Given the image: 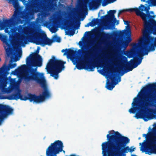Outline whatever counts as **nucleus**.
I'll return each instance as SVG.
<instances>
[{"instance_id": "58", "label": "nucleus", "mask_w": 156, "mask_h": 156, "mask_svg": "<svg viewBox=\"0 0 156 156\" xmlns=\"http://www.w3.org/2000/svg\"><path fill=\"white\" fill-rule=\"evenodd\" d=\"M62 151H63V153H65V151H63V150H62Z\"/></svg>"}, {"instance_id": "28", "label": "nucleus", "mask_w": 156, "mask_h": 156, "mask_svg": "<svg viewBox=\"0 0 156 156\" xmlns=\"http://www.w3.org/2000/svg\"><path fill=\"white\" fill-rule=\"evenodd\" d=\"M52 39L53 42L56 41L57 42L59 43L61 42V39L60 37H58L56 35H55L53 36Z\"/></svg>"}, {"instance_id": "63", "label": "nucleus", "mask_w": 156, "mask_h": 156, "mask_svg": "<svg viewBox=\"0 0 156 156\" xmlns=\"http://www.w3.org/2000/svg\"><path fill=\"white\" fill-rule=\"evenodd\" d=\"M82 50L83 51V49H82Z\"/></svg>"}, {"instance_id": "34", "label": "nucleus", "mask_w": 156, "mask_h": 156, "mask_svg": "<svg viewBox=\"0 0 156 156\" xmlns=\"http://www.w3.org/2000/svg\"><path fill=\"white\" fill-rule=\"evenodd\" d=\"M9 65L10 66L11 69H12L15 68L16 66V63L9 64Z\"/></svg>"}, {"instance_id": "5", "label": "nucleus", "mask_w": 156, "mask_h": 156, "mask_svg": "<svg viewBox=\"0 0 156 156\" xmlns=\"http://www.w3.org/2000/svg\"><path fill=\"white\" fill-rule=\"evenodd\" d=\"M143 45H140L137 51H132L131 54L133 57L136 56L138 55L140 57L147 55L150 51H153L156 47V37L151 36V35H143V38L141 40Z\"/></svg>"}, {"instance_id": "60", "label": "nucleus", "mask_w": 156, "mask_h": 156, "mask_svg": "<svg viewBox=\"0 0 156 156\" xmlns=\"http://www.w3.org/2000/svg\"><path fill=\"white\" fill-rule=\"evenodd\" d=\"M13 30V29H11V30Z\"/></svg>"}, {"instance_id": "27", "label": "nucleus", "mask_w": 156, "mask_h": 156, "mask_svg": "<svg viewBox=\"0 0 156 156\" xmlns=\"http://www.w3.org/2000/svg\"><path fill=\"white\" fill-rule=\"evenodd\" d=\"M138 98H135L133 99V101L132 103V105L133 106H137L138 107L139 105L141 104H139L138 103Z\"/></svg>"}, {"instance_id": "14", "label": "nucleus", "mask_w": 156, "mask_h": 156, "mask_svg": "<svg viewBox=\"0 0 156 156\" xmlns=\"http://www.w3.org/2000/svg\"><path fill=\"white\" fill-rule=\"evenodd\" d=\"M116 12L115 10H110L108 12V15L103 16L101 17V18L103 20H108L114 23H115L117 22L116 25H117L119 24V20L117 21L114 15Z\"/></svg>"}, {"instance_id": "9", "label": "nucleus", "mask_w": 156, "mask_h": 156, "mask_svg": "<svg viewBox=\"0 0 156 156\" xmlns=\"http://www.w3.org/2000/svg\"><path fill=\"white\" fill-rule=\"evenodd\" d=\"M141 13L140 16L144 21L143 35H151L152 33L156 35V21L152 20H148V18L151 16L149 13L146 14L142 12Z\"/></svg>"}, {"instance_id": "22", "label": "nucleus", "mask_w": 156, "mask_h": 156, "mask_svg": "<svg viewBox=\"0 0 156 156\" xmlns=\"http://www.w3.org/2000/svg\"><path fill=\"white\" fill-rule=\"evenodd\" d=\"M100 5L98 0L97 2L93 1L89 3V7L90 9H94L97 8Z\"/></svg>"}, {"instance_id": "21", "label": "nucleus", "mask_w": 156, "mask_h": 156, "mask_svg": "<svg viewBox=\"0 0 156 156\" xmlns=\"http://www.w3.org/2000/svg\"><path fill=\"white\" fill-rule=\"evenodd\" d=\"M69 21H67V24L65 23L64 25L65 26V28L64 29H65L66 30H68V34L70 36H73L75 33L74 31H72L71 30H70V29H71L72 28V26L73 25V24L71 22H70V24L69 25H68V24L69 23Z\"/></svg>"}, {"instance_id": "45", "label": "nucleus", "mask_w": 156, "mask_h": 156, "mask_svg": "<svg viewBox=\"0 0 156 156\" xmlns=\"http://www.w3.org/2000/svg\"><path fill=\"white\" fill-rule=\"evenodd\" d=\"M116 1V0H108V4L112 3Z\"/></svg>"}, {"instance_id": "2", "label": "nucleus", "mask_w": 156, "mask_h": 156, "mask_svg": "<svg viewBox=\"0 0 156 156\" xmlns=\"http://www.w3.org/2000/svg\"><path fill=\"white\" fill-rule=\"evenodd\" d=\"M108 132L106 136L108 141L101 145L103 156H119L120 153H127L129 147L126 146L129 143V138L114 130Z\"/></svg>"}, {"instance_id": "8", "label": "nucleus", "mask_w": 156, "mask_h": 156, "mask_svg": "<svg viewBox=\"0 0 156 156\" xmlns=\"http://www.w3.org/2000/svg\"><path fill=\"white\" fill-rule=\"evenodd\" d=\"M47 63L45 69L48 73L50 74L51 76L57 79L58 77L59 73L65 68L64 65L66 62L56 59L54 56Z\"/></svg>"}, {"instance_id": "42", "label": "nucleus", "mask_w": 156, "mask_h": 156, "mask_svg": "<svg viewBox=\"0 0 156 156\" xmlns=\"http://www.w3.org/2000/svg\"><path fill=\"white\" fill-rule=\"evenodd\" d=\"M4 80V82L5 83V84H7L8 82V81L9 80V79H8L7 78H4V79L3 80Z\"/></svg>"}, {"instance_id": "37", "label": "nucleus", "mask_w": 156, "mask_h": 156, "mask_svg": "<svg viewBox=\"0 0 156 156\" xmlns=\"http://www.w3.org/2000/svg\"><path fill=\"white\" fill-rule=\"evenodd\" d=\"M115 74L113 75V76H111V79L112 81V83H114V82L115 81Z\"/></svg>"}, {"instance_id": "47", "label": "nucleus", "mask_w": 156, "mask_h": 156, "mask_svg": "<svg viewBox=\"0 0 156 156\" xmlns=\"http://www.w3.org/2000/svg\"><path fill=\"white\" fill-rule=\"evenodd\" d=\"M121 77H119L118 78V80H117V82H115L114 83H115V85L118 82H120L121 81Z\"/></svg>"}, {"instance_id": "33", "label": "nucleus", "mask_w": 156, "mask_h": 156, "mask_svg": "<svg viewBox=\"0 0 156 156\" xmlns=\"http://www.w3.org/2000/svg\"><path fill=\"white\" fill-rule=\"evenodd\" d=\"M21 21V19H20V20L18 22H17V23H16V24H14L13 25H12L10 27H5V28H6V29L5 30V31L6 33H8V34H9L10 33V32H9V30H8V28H10V27H12V26H13L15 25L16 24L19 23H20V22ZM4 29V28H3V29Z\"/></svg>"}, {"instance_id": "16", "label": "nucleus", "mask_w": 156, "mask_h": 156, "mask_svg": "<svg viewBox=\"0 0 156 156\" xmlns=\"http://www.w3.org/2000/svg\"><path fill=\"white\" fill-rule=\"evenodd\" d=\"M132 70V68L129 65H128V63L127 62L125 66H121V67L120 68V70H117L116 72L120 75V76H122L125 73L131 71Z\"/></svg>"}, {"instance_id": "39", "label": "nucleus", "mask_w": 156, "mask_h": 156, "mask_svg": "<svg viewBox=\"0 0 156 156\" xmlns=\"http://www.w3.org/2000/svg\"><path fill=\"white\" fill-rule=\"evenodd\" d=\"M132 40V39L131 37H126V39L125 40V41L126 42H129V43Z\"/></svg>"}, {"instance_id": "4", "label": "nucleus", "mask_w": 156, "mask_h": 156, "mask_svg": "<svg viewBox=\"0 0 156 156\" xmlns=\"http://www.w3.org/2000/svg\"><path fill=\"white\" fill-rule=\"evenodd\" d=\"M98 49V46L96 45L86 51V55L84 56L85 63L83 66V68L81 64L78 63L76 66V68L79 70L83 68L84 69H89L90 71H93L94 69L98 64L99 61L100 62H104L105 61L103 59L101 58L99 60L95 57Z\"/></svg>"}, {"instance_id": "61", "label": "nucleus", "mask_w": 156, "mask_h": 156, "mask_svg": "<svg viewBox=\"0 0 156 156\" xmlns=\"http://www.w3.org/2000/svg\"><path fill=\"white\" fill-rule=\"evenodd\" d=\"M1 58H0V61H1Z\"/></svg>"}, {"instance_id": "10", "label": "nucleus", "mask_w": 156, "mask_h": 156, "mask_svg": "<svg viewBox=\"0 0 156 156\" xmlns=\"http://www.w3.org/2000/svg\"><path fill=\"white\" fill-rule=\"evenodd\" d=\"M40 49V47H38L35 52L30 54L27 58L26 64L27 65H29L30 66L29 67L33 68V67L38 66L39 67L42 66V59L41 56L38 55ZM27 67H27L25 65H23L21 66L20 69L24 70V72L25 69Z\"/></svg>"}, {"instance_id": "11", "label": "nucleus", "mask_w": 156, "mask_h": 156, "mask_svg": "<svg viewBox=\"0 0 156 156\" xmlns=\"http://www.w3.org/2000/svg\"><path fill=\"white\" fill-rule=\"evenodd\" d=\"M63 147L62 142L60 140H56L48 147L46 154L47 156H57V154L62 151Z\"/></svg>"}, {"instance_id": "49", "label": "nucleus", "mask_w": 156, "mask_h": 156, "mask_svg": "<svg viewBox=\"0 0 156 156\" xmlns=\"http://www.w3.org/2000/svg\"><path fill=\"white\" fill-rule=\"evenodd\" d=\"M22 51H21L20 52H19L18 53V56L19 57H21L22 55Z\"/></svg>"}, {"instance_id": "53", "label": "nucleus", "mask_w": 156, "mask_h": 156, "mask_svg": "<svg viewBox=\"0 0 156 156\" xmlns=\"http://www.w3.org/2000/svg\"><path fill=\"white\" fill-rule=\"evenodd\" d=\"M124 57L125 58V60L126 61H127V58L125 57V56H124Z\"/></svg>"}, {"instance_id": "38", "label": "nucleus", "mask_w": 156, "mask_h": 156, "mask_svg": "<svg viewBox=\"0 0 156 156\" xmlns=\"http://www.w3.org/2000/svg\"><path fill=\"white\" fill-rule=\"evenodd\" d=\"M89 26H90L91 27L93 26L92 22L88 23L85 26V27H89Z\"/></svg>"}, {"instance_id": "40", "label": "nucleus", "mask_w": 156, "mask_h": 156, "mask_svg": "<svg viewBox=\"0 0 156 156\" xmlns=\"http://www.w3.org/2000/svg\"><path fill=\"white\" fill-rule=\"evenodd\" d=\"M109 70L110 72L112 73V74H113V73L115 72V71L111 67L109 68Z\"/></svg>"}, {"instance_id": "35", "label": "nucleus", "mask_w": 156, "mask_h": 156, "mask_svg": "<svg viewBox=\"0 0 156 156\" xmlns=\"http://www.w3.org/2000/svg\"><path fill=\"white\" fill-rule=\"evenodd\" d=\"M149 5H147V6H145L144 11H146L147 12L149 13V10L150 9Z\"/></svg>"}, {"instance_id": "54", "label": "nucleus", "mask_w": 156, "mask_h": 156, "mask_svg": "<svg viewBox=\"0 0 156 156\" xmlns=\"http://www.w3.org/2000/svg\"><path fill=\"white\" fill-rule=\"evenodd\" d=\"M9 38H11L12 37V34H9Z\"/></svg>"}, {"instance_id": "19", "label": "nucleus", "mask_w": 156, "mask_h": 156, "mask_svg": "<svg viewBox=\"0 0 156 156\" xmlns=\"http://www.w3.org/2000/svg\"><path fill=\"white\" fill-rule=\"evenodd\" d=\"M9 65L8 66L6 65L5 63L3 66L0 68V80H3L4 79V77L3 74L5 71H9L10 69Z\"/></svg>"}, {"instance_id": "62", "label": "nucleus", "mask_w": 156, "mask_h": 156, "mask_svg": "<svg viewBox=\"0 0 156 156\" xmlns=\"http://www.w3.org/2000/svg\"><path fill=\"white\" fill-rule=\"evenodd\" d=\"M151 13L153 12V11L151 12Z\"/></svg>"}, {"instance_id": "30", "label": "nucleus", "mask_w": 156, "mask_h": 156, "mask_svg": "<svg viewBox=\"0 0 156 156\" xmlns=\"http://www.w3.org/2000/svg\"><path fill=\"white\" fill-rule=\"evenodd\" d=\"M7 37L6 36L1 34L0 35V39L4 42H5L7 41Z\"/></svg>"}, {"instance_id": "55", "label": "nucleus", "mask_w": 156, "mask_h": 156, "mask_svg": "<svg viewBox=\"0 0 156 156\" xmlns=\"http://www.w3.org/2000/svg\"><path fill=\"white\" fill-rule=\"evenodd\" d=\"M19 58H17L16 59H15V61H16H16H17V60H19Z\"/></svg>"}, {"instance_id": "31", "label": "nucleus", "mask_w": 156, "mask_h": 156, "mask_svg": "<svg viewBox=\"0 0 156 156\" xmlns=\"http://www.w3.org/2000/svg\"><path fill=\"white\" fill-rule=\"evenodd\" d=\"M99 21L100 19L98 18L93 19L91 21L92 23L93 26H95L97 24Z\"/></svg>"}, {"instance_id": "43", "label": "nucleus", "mask_w": 156, "mask_h": 156, "mask_svg": "<svg viewBox=\"0 0 156 156\" xmlns=\"http://www.w3.org/2000/svg\"><path fill=\"white\" fill-rule=\"evenodd\" d=\"M132 147H131L130 148H129V151L130 153H132L134 151V149H135V148H132Z\"/></svg>"}, {"instance_id": "23", "label": "nucleus", "mask_w": 156, "mask_h": 156, "mask_svg": "<svg viewBox=\"0 0 156 156\" xmlns=\"http://www.w3.org/2000/svg\"><path fill=\"white\" fill-rule=\"evenodd\" d=\"M99 36L103 40H105L109 38L111 36V34L109 33H106L105 32L102 31L99 33Z\"/></svg>"}, {"instance_id": "48", "label": "nucleus", "mask_w": 156, "mask_h": 156, "mask_svg": "<svg viewBox=\"0 0 156 156\" xmlns=\"http://www.w3.org/2000/svg\"><path fill=\"white\" fill-rule=\"evenodd\" d=\"M126 153H120L119 156H126V154H125Z\"/></svg>"}, {"instance_id": "17", "label": "nucleus", "mask_w": 156, "mask_h": 156, "mask_svg": "<svg viewBox=\"0 0 156 156\" xmlns=\"http://www.w3.org/2000/svg\"><path fill=\"white\" fill-rule=\"evenodd\" d=\"M125 25L129 26L128 29L127 30H124L122 31H120L118 35L119 37H123L125 36L129 35L131 34L130 29L129 27V22L128 21H124Z\"/></svg>"}, {"instance_id": "44", "label": "nucleus", "mask_w": 156, "mask_h": 156, "mask_svg": "<svg viewBox=\"0 0 156 156\" xmlns=\"http://www.w3.org/2000/svg\"><path fill=\"white\" fill-rule=\"evenodd\" d=\"M104 29L105 30L110 29H111V28L108 25H106L105 26Z\"/></svg>"}, {"instance_id": "6", "label": "nucleus", "mask_w": 156, "mask_h": 156, "mask_svg": "<svg viewBox=\"0 0 156 156\" xmlns=\"http://www.w3.org/2000/svg\"><path fill=\"white\" fill-rule=\"evenodd\" d=\"M31 34L29 36L22 35L18 39V43L22 45L27 44L30 40H33L34 42L37 45H41L43 46L48 45H50L53 42L52 39L48 38L46 34H42L39 33L30 32Z\"/></svg>"}, {"instance_id": "12", "label": "nucleus", "mask_w": 156, "mask_h": 156, "mask_svg": "<svg viewBox=\"0 0 156 156\" xmlns=\"http://www.w3.org/2000/svg\"><path fill=\"white\" fill-rule=\"evenodd\" d=\"M25 13L28 15L30 12L31 8L32 9L33 11L35 13L39 12L41 10V5L38 3H35L33 4V5H31L30 1L27 2L25 4Z\"/></svg>"}, {"instance_id": "57", "label": "nucleus", "mask_w": 156, "mask_h": 156, "mask_svg": "<svg viewBox=\"0 0 156 156\" xmlns=\"http://www.w3.org/2000/svg\"><path fill=\"white\" fill-rule=\"evenodd\" d=\"M81 51V49H79L78 50V51L80 52V51Z\"/></svg>"}, {"instance_id": "52", "label": "nucleus", "mask_w": 156, "mask_h": 156, "mask_svg": "<svg viewBox=\"0 0 156 156\" xmlns=\"http://www.w3.org/2000/svg\"><path fill=\"white\" fill-rule=\"evenodd\" d=\"M153 3L156 5V0H152Z\"/></svg>"}, {"instance_id": "24", "label": "nucleus", "mask_w": 156, "mask_h": 156, "mask_svg": "<svg viewBox=\"0 0 156 156\" xmlns=\"http://www.w3.org/2000/svg\"><path fill=\"white\" fill-rule=\"evenodd\" d=\"M127 12H135L137 15H140V12L139 11L138 8H130L127 9Z\"/></svg>"}, {"instance_id": "1", "label": "nucleus", "mask_w": 156, "mask_h": 156, "mask_svg": "<svg viewBox=\"0 0 156 156\" xmlns=\"http://www.w3.org/2000/svg\"><path fill=\"white\" fill-rule=\"evenodd\" d=\"M37 67L34 68L31 67L26 68L23 73V78L25 81H34L40 84L43 88L41 95L37 96L35 94L29 93L28 96L22 95L20 92L12 94L7 99L10 100H17L20 99L26 101L27 100L30 102L39 103L43 101L45 99L50 98L51 93L45 84V80L43 74L37 71Z\"/></svg>"}, {"instance_id": "32", "label": "nucleus", "mask_w": 156, "mask_h": 156, "mask_svg": "<svg viewBox=\"0 0 156 156\" xmlns=\"http://www.w3.org/2000/svg\"><path fill=\"white\" fill-rule=\"evenodd\" d=\"M145 6L143 5H140L138 9L139 11L140 12V13H141L142 12L144 11Z\"/></svg>"}, {"instance_id": "26", "label": "nucleus", "mask_w": 156, "mask_h": 156, "mask_svg": "<svg viewBox=\"0 0 156 156\" xmlns=\"http://www.w3.org/2000/svg\"><path fill=\"white\" fill-rule=\"evenodd\" d=\"M87 3L86 2L82 3L80 5V9L82 10L84 9H87Z\"/></svg>"}, {"instance_id": "50", "label": "nucleus", "mask_w": 156, "mask_h": 156, "mask_svg": "<svg viewBox=\"0 0 156 156\" xmlns=\"http://www.w3.org/2000/svg\"><path fill=\"white\" fill-rule=\"evenodd\" d=\"M79 45L80 46H81L82 45H83L82 42L81 41H79Z\"/></svg>"}, {"instance_id": "36", "label": "nucleus", "mask_w": 156, "mask_h": 156, "mask_svg": "<svg viewBox=\"0 0 156 156\" xmlns=\"http://www.w3.org/2000/svg\"><path fill=\"white\" fill-rule=\"evenodd\" d=\"M51 31L53 33H55L57 31V30L56 27H52L51 28Z\"/></svg>"}, {"instance_id": "15", "label": "nucleus", "mask_w": 156, "mask_h": 156, "mask_svg": "<svg viewBox=\"0 0 156 156\" xmlns=\"http://www.w3.org/2000/svg\"><path fill=\"white\" fill-rule=\"evenodd\" d=\"M130 53L131 56L129 57H134V59H131L130 61L127 62L128 63V65H129L133 70V69L136 67L138 65L141 63L143 58L142 56H140V57H141V58L139 59L138 58H136V56L133 57L132 55L131 54V53Z\"/></svg>"}, {"instance_id": "56", "label": "nucleus", "mask_w": 156, "mask_h": 156, "mask_svg": "<svg viewBox=\"0 0 156 156\" xmlns=\"http://www.w3.org/2000/svg\"><path fill=\"white\" fill-rule=\"evenodd\" d=\"M121 14V13H120V12L119 11L118 14V16H119V15H120V14Z\"/></svg>"}, {"instance_id": "29", "label": "nucleus", "mask_w": 156, "mask_h": 156, "mask_svg": "<svg viewBox=\"0 0 156 156\" xmlns=\"http://www.w3.org/2000/svg\"><path fill=\"white\" fill-rule=\"evenodd\" d=\"M98 1L100 4L102 2V5L103 6H105L108 4V0H98Z\"/></svg>"}, {"instance_id": "20", "label": "nucleus", "mask_w": 156, "mask_h": 156, "mask_svg": "<svg viewBox=\"0 0 156 156\" xmlns=\"http://www.w3.org/2000/svg\"><path fill=\"white\" fill-rule=\"evenodd\" d=\"M48 15V13L44 11H42L37 15V20L38 22H40L42 21Z\"/></svg>"}, {"instance_id": "25", "label": "nucleus", "mask_w": 156, "mask_h": 156, "mask_svg": "<svg viewBox=\"0 0 156 156\" xmlns=\"http://www.w3.org/2000/svg\"><path fill=\"white\" fill-rule=\"evenodd\" d=\"M114 87L115 85L112 84V83L109 81L106 83V87L108 90H112Z\"/></svg>"}, {"instance_id": "13", "label": "nucleus", "mask_w": 156, "mask_h": 156, "mask_svg": "<svg viewBox=\"0 0 156 156\" xmlns=\"http://www.w3.org/2000/svg\"><path fill=\"white\" fill-rule=\"evenodd\" d=\"M13 109L9 106L1 105L0 107V120H2L8 114H12Z\"/></svg>"}, {"instance_id": "18", "label": "nucleus", "mask_w": 156, "mask_h": 156, "mask_svg": "<svg viewBox=\"0 0 156 156\" xmlns=\"http://www.w3.org/2000/svg\"><path fill=\"white\" fill-rule=\"evenodd\" d=\"M61 51L62 52L65 51L63 54V55H67L71 57L76 56L77 54V51H74L71 48H69L68 49L66 48L65 50L62 49Z\"/></svg>"}, {"instance_id": "59", "label": "nucleus", "mask_w": 156, "mask_h": 156, "mask_svg": "<svg viewBox=\"0 0 156 156\" xmlns=\"http://www.w3.org/2000/svg\"><path fill=\"white\" fill-rule=\"evenodd\" d=\"M89 33V32H86L85 33Z\"/></svg>"}, {"instance_id": "51", "label": "nucleus", "mask_w": 156, "mask_h": 156, "mask_svg": "<svg viewBox=\"0 0 156 156\" xmlns=\"http://www.w3.org/2000/svg\"><path fill=\"white\" fill-rule=\"evenodd\" d=\"M85 16H83L82 17H81V20L82 21H83V20L84 19V18H85Z\"/></svg>"}, {"instance_id": "3", "label": "nucleus", "mask_w": 156, "mask_h": 156, "mask_svg": "<svg viewBox=\"0 0 156 156\" xmlns=\"http://www.w3.org/2000/svg\"><path fill=\"white\" fill-rule=\"evenodd\" d=\"M149 91L150 92L147 94L141 105L138 107L132 106L129 111L130 113H134L136 110H139V112L136 113L134 117L137 119H142L145 121L154 118V111L148 107L156 100V82L144 87L141 90V95Z\"/></svg>"}, {"instance_id": "46", "label": "nucleus", "mask_w": 156, "mask_h": 156, "mask_svg": "<svg viewBox=\"0 0 156 156\" xmlns=\"http://www.w3.org/2000/svg\"><path fill=\"white\" fill-rule=\"evenodd\" d=\"M119 11L120 12V13H121L122 12H127V9H124L120 10Z\"/></svg>"}, {"instance_id": "41", "label": "nucleus", "mask_w": 156, "mask_h": 156, "mask_svg": "<svg viewBox=\"0 0 156 156\" xmlns=\"http://www.w3.org/2000/svg\"><path fill=\"white\" fill-rule=\"evenodd\" d=\"M129 43V41L127 42L125 41H124L123 42V44L126 47L128 46Z\"/></svg>"}, {"instance_id": "7", "label": "nucleus", "mask_w": 156, "mask_h": 156, "mask_svg": "<svg viewBox=\"0 0 156 156\" xmlns=\"http://www.w3.org/2000/svg\"><path fill=\"white\" fill-rule=\"evenodd\" d=\"M153 132L149 134H143V136L147 139L146 143L144 140L142 143L139 144L141 145L140 150L142 152H145L146 154L150 155L151 154H156V124L153 129Z\"/></svg>"}]
</instances>
